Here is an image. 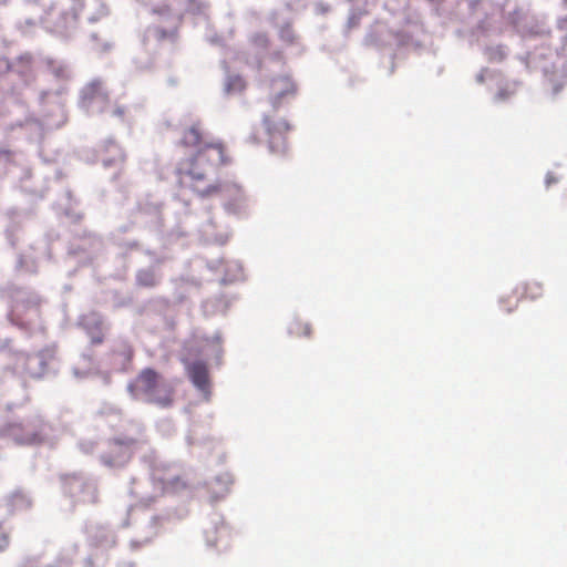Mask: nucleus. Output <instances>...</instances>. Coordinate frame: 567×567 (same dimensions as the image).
I'll return each mask as SVG.
<instances>
[{
  "label": "nucleus",
  "mask_w": 567,
  "mask_h": 567,
  "mask_svg": "<svg viewBox=\"0 0 567 567\" xmlns=\"http://www.w3.org/2000/svg\"><path fill=\"white\" fill-rule=\"evenodd\" d=\"M297 94V85L288 74L274 76L267 85V97L274 109L287 104Z\"/></svg>",
  "instance_id": "7ed1b4c3"
},
{
  "label": "nucleus",
  "mask_w": 567,
  "mask_h": 567,
  "mask_svg": "<svg viewBox=\"0 0 567 567\" xmlns=\"http://www.w3.org/2000/svg\"><path fill=\"white\" fill-rule=\"evenodd\" d=\"M111 148L115 151L116 158L113 159H104V165L111 166L115 165L116 163H123L125 161V154L124 152L117 146V145H111Z\"/></svg>",
  "instance_id": "6ab92c4d"
},
{
  "label": "nucleus",
  "mask_w": 567,
  "mask_h": 567,
  "mask_svg": "<svg viewBox=\"0 0 567 567\" xmlns=\"http://www.w3.org/2000/svg\"><path fill=\"white\" fill-rule=\"evenodd\" d=\"M85 331L90 338L91 344L99 346L104 342L105 333L102 320L96 319L93 322L85 324Z\"/></svg>",
  "instance_id": "9d476101"
},
{
  "label": "nucleus",
  "mask_w": 567,
  "mask_h": 567,
  "mask_svg": "<svg viewBox=\"0 0 567 567\" xmlns=\"http://www.w3.org/2000/svg\"><path fill=\"white\" fill-rule=\"evenodd\" d=\"M501 305H502L504 312L511 313L517 308L518 299L516 297L508 296L501 300Z\"/></svg>",
  "instance_id": "a211bd4d"
},
{
  "label": "nucleus",
  "mask_w": 567,
  "mask_h": 567,
  "mask_svg": "<svg viewBox=\"0 0 567 567\" xmlns=\"http://www.w3.org/2000/svg\"><path fill=\"white\" fill-rule=\"evenodd\" d=\"M127 354H128V357L133 355V349L131 346H127Z\"/></svg>",
  "instance_id": "b1692460"
},
{
  "label": "nucleus",
  "mask_w": 567,
  "mask_h": 567,
  "mask_svg": "<svg viewBox=\"0 0 567 567\" xmlns=\"http://www.w3.org/2000/svg\"><path fill=\"white\" fill-rule=\"evenodd\" d=\"M128 390L136 399L162 409H169L175 402L176 391L159 372L152 368L143 369L130 383Z\"/></svg>",
  "instance_id": "f03ea898"
},
{
  "label": "nucleus",
  "mask_w": 567,
  "mask_h": 567,
  "mask_svg": "<svg viewBox=\"0 0 567 567\" xmlns=\"http://www.w3.org/2000/svg\"><path fill=\"white\" fill-rule=\"evenodd\" d=\"M280 38L288 43L293 41V32L290 25L282 27L280 30Z\"/></svg>",
  "instance_id": "412c9836"
},
{
  "label": "nucleus",
  "mask_w": 567,
  "mask_h": 567,
  "mask_svg": "<svg viewBox=\"0 0 567 567\" xmlns=\"http://www.w3.org/2000/svg\"><path fill=\"white\" fill-rule=\"evenodd\" d=\"M10 543L8 533L3 529L2 525L0 524V551H3L8 548Z\"/></svg>",
  "instance_id": "aec40b11"
},
{
  "label": "nucleus",
  "mask_w": 567,
  "mask_h": 567,
  "mask_svg": "<svg viewBox=\"0 0 567 567\" xmlns=\"http://www.w3.org/2000/svg\"><path fill=\"white\" fill-rule=\"evenodd\" d=\"M289 332L296 337H309L311 334V327L301 320H293L289 326Z\"/></svg>",
  "instance_id": "f8f14e48"
},
{
  "label": "nucleus",
  "mask_w": 567,
  "mask_h": 567,
  "mask_svg": "<svg viewBox=\"0 0 567 567\" xmlns=\"http://www.w3.org/2000/svg\"><path fill=\"white\" fill-rule=\"evenodd\" d=\"M135 439L120 440L115 439L109 443L107 450L101 455V461L110 467H121L130 462L133 455V447L136 445Z\"/></svg>",
  "instance_id": "20e7f679"
},
{
  "label": "nucleus",
  "mask_w": 567,
  "mask_h": 567,
  "mask_svg": "<svg viewBox=\"0 0 567 567\" xmlns=\"http://www.w3.org/2000/svg\"><path fill=\"white\" fill-rule=\"evenodd\" d=\"M250 42L252 43L254 47L261 50H267L270 44L269 37L267 35V33L264 32H258L254 34L250 39Z\"/></svg>",
  "instance_id": "f3484780"
},
{
  "label": "nucleus",
  "mask_w": 567,
  "mask_h": 567,
  "mask_svg": "<svg viewBox=\"0 0 567 567\" xmlns=\"http://www.w3.org/2000/svg\"><path fill=\"white\" fill-rule=\"evenodd\" d=\"M114 114L117 115V116H124L125 114V110L123 107H117L115 111H114Z\"/></svg>",
  "instance_id": "4be33fe9"
},
{
  "label": "nucleus",
  "mask_w": 567,
  "mask_h": 567,
  "mask_svg": "<svg viewBox=\"0 0 567 567\" xmlns=\"http://www.w3.org/2000/svg\"><path fill=\"white\" fill-rule=\"evenodd\" d=\"M551 182H554V179L548 177L547 178V184H550Z\"/></svg>",
  "instance_id": "393cba45"
},
{
  "label": "nucleus",
  "mask_w": 567,
  "mask_h": 567,
  "mask_svg": "<svg viewBox=\"0 0 567 567\" xmlns=\"http://www.w3.org/2000/svg\"><path fill=\"white\" fill-rule=\"evenodd\" d=\"M48 66L50 72L60 80H66L69 79V71L68 68L59 62H55L53 60L48 61Z\"/></svg>",
  "instance_id": "4468645a"
},
{
  "label": "nucleus",
  "mask_w": 567,
  "mask_h": 567,
  "mask_svg": "<svg viewBox=\"0 0 567 567\" xmlns=\"http://www.w3.org/2000/svg\"><path fill=\"white\" fill-rule=\"evenodd\" d=\"M183 363L193 385L200 391L206 399H209L212 382L207 362L204 360H183Z\"/></svg>",
  "instance_id": "423d86ee"
},
{
  "label": "nucleus",
  "mask_w": 567,
  "mask_h": 567,
  "mask_svg": "<svg viewBox=\"0 0 567 567\" xmlns=\"http://www.w3.org/2000/svg\"><path fill=\"white\" fill-rule=\"evenodd\" d=\"M137 282L142 287H154L157 285V278L153 270L145 269L137 274Z\"/></svg>",
  "instance_id": "ddd939ff"
},
{
  "label": "nucleus",
  "mask_w": 567,
  "mask_h": 567,
  "mask_svg": "<svg viewBox=\"0 0 567 567\" xmlns=\"http://www.w3.org/2000/svg\"><path fill=\"white\" fill-rule=\"evenodd\" d=\"M83 100L87 105H91L97 100L107 102V92L105 91L102 81L95 80L89 83L83 91Z\"/></svg>",
  "instance_id": "1a4fd4ad"
},
{
  "label": "nucleus",
  "mask_w": 567,
  "mask_h": 567,
  "mask_svg": "<svg viewBox=\"0 0 567 567\" xmlns=\"http://www.w3.org/2000/svg\"><path fill=\"white\" fill-rule=\"evenodd\" d=\"M524 295L526 298L535 300L543 295V286L539 282L532 281L525 285Z\"/></svg>",
  "instance_id": "dca6fc26"
},
{
  "label": "nucleus",
  "mask_w": 567,
  "mask_h": 567,
  "mask_svg": "<svg viewBox=\"0 0 567 567\" xmlns=\"http://www.w3.org/2000/svg\"><path fill=\"white\" fill-rule=\"evenodd\" d=\"M20 430V424H11L8 426V432L10 435L17 437V440L20 443L23 444H31L38 441V435L35 433L25 435V436H18V431Z\"/></svg>",
  "instance_id": "2eb2a0df"
},
{
  "label": "nucleus",
  "mask_w": 567,
  "mask_h": 567,
  "mask_svg": "<svg viewBox=\"0 0 567 567\" xmlns=\"http://www.w3.org/2000/svg\"><path fill=\"white\" fill-rule=\"evenodd\" d=\"M181 146L194 150V154L178 162L176 175L182 187L192 189L200 197H212L223 190L219 182L210 178L212 173L231 162L221 140L209 138L200 122L183 128Z\"/></svg>",
  "instance_id": "f257e3e1"
},
{
  "label": "nucleus",
  "mask_w": 567,
  "mask_h": 567,
  "mask_svg": "<svg viewBox=\"0 0 567 567\" xmlns=\"http://www.w3.org/2000/svg\"><path fill=\"white\" fill-rule=\"evenodd\" d=\"M563 209L567 214V195L565 196L564 202H563Z\"/></svg>",
  "instance_id": "5701e85b"
},
{
  "label": "nucleus",
  "mask_w": 567,
  "mask_h": 567,
  "mask_svg": "<svg viewBox=\"0 0 567 567\" xmlns=\"http://www.w3.org/2000/svg\"><path fill=\"white\" fill-rule=\"evenodd\" d=\"M247 87L246 80L238 74L229 75L225 82V92L228 94H240Z\"/></svg>",
  "instance_id": "9b49d317"
},
{
  "label": "nucleus",
  "mask_w": 567,
  "mask_h": 567,
  "mask_svg": "<svg viewBox=\"0 0 567 567\" xmlns=\"http://www.w3.org/2000/svg\"><path fill=\"white\" fill-rule=\"evenodd\" d=\"M264 127L267 135V143L271 152H284L286 150V136L290 131L289 123L284 118L271 116L264 117Z\"/></svg>",
  "instance_id": "39448f33"
},
{
  "label": "nucleus",
  "mask_w": 567,
  "mask_h": 567,
  "mask_svg": "<svg viewBox=\"0 0 567 567\" xmlns=\"http://www.w3.org/2000/svg\"><path fill=\"white\" fill-rule=\"evenodd\" d=\"M33 56L30 53L19 55L9 64V70L24 78L25 80H33Z\"/></svg>",
  "instance_id": "6e6552de"
},
{
  "label": "nucleus",
  "mask_w": 567,
  "mask_h": 567,
  "mask_svg": "<svg viewBox=\"0 0 567 567\" xmlns=\"http://www.w3.org/2000/svg\"><path fill=\"white\" fill-rule=\"evenodd\" d=\"M72 9L76 17L84 18L90 22L96 21L103 11L97 0H73Z\"/></svg>",
  "instance_id": "0eeeda50"
}]
</instances>
